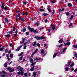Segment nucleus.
I'll return each mask as SVG.
<instances>
[{
	"instance_id": "obj_48",
	"label": "nucleus",
	"mask_w": 77,
	"mask_h": 77,
	"mask_svg": "<svg viewBox=\"0 0 77 77\" xmlns=\"http://www.w3.org/2000/svg\"><path fill=\"white\" fill-rule=\"evenodd\" d=\"M26 30V28H23V32H24Z\"/></svg>"
},
{
	"instance_id": "obj_56",
	"label": "nucleus",
	"mask_w": 77,
	"mask_h": 77,
	"mask_svg": "<svg viewBox=\"0 0 77 77\" xmlns=\"http://www.w3.org/2000/svg\"><path fill=\"white\" fill-rule=\"evenodd\" d=\"M26 47H27L26 46H25L24 47H23V49H26Z\"/></svg>"
},
{
	"instance_id": "obj_11",
	"label": "nucleus",
	"mask_w": 77,
	"mask_h": 77,
	"mask_svg": "<svg viewBox=\"0 0 77 77\" xmlns=\"http://www.w3.org/2000/svg\"><path fill=\"white\" fill-rule=\"evenodd\" d=\"M51 3H56V1L55 0H53L51 1Z\"/></svg>"
},
{
	"instance_id": "obj_40",
	"label": "nucleus",
	"mask_w": 77,
	"mask_h": 77,
	"mask_svg": "<svg viewBox=\"0 0 77 77\" xmlns=\"http://www.w3.org/2000/svg\"><path fill=\"white\" fill-rule=\"evenodd\" d=\"M73 17H74V16H73V15H72L70 19V20H72V18H73Z\"/></svg>"
},
{
	"instance_id": "obj_51",
	"label": "nucleus",
	"mask_w": 77,
	"mask_h": 77,
	"mask_svg": "<svg viewBox=\"0 0 77 77\" xmlns=\"http://www.w3.org/2000/svg\"><path fill=\"white\" fill-rule=\"evenodd\" d=\"M2 72H3V74H6V72L3 70H2Z\"/></svg>"
},
{
	"instance_id": "obj_58",
	"label": "nucleus",
	"mask_w": 77,
	"mask_h": 77,
	"mask_svg": "<svg viewBox=\"0 0 77 77\" xmlns=\"http://www.w3.org/2000/svg\"><path fill=\"white\" fill-rule=\"evenodd\" d=\"M8 51V50L7 49H6L5 51V53H7Z\"/></svg>"
},
{
	"instance_id": "obj_61",
	"label": "nucleus",
	"mask_w": 77,
	"mask_h": 77,
	"mask_svg": "<svg viewBox=\"0 0 77 77\" xmlns=\"http://www.w3.org/2000/svg\"><path fill=\"white\" fill-rule=\"evenodd\" d=\"M35 24L36 25V26H38V25H39V23H36Z\"/></svg>"
},
{
	"instance_id": "obj_22",
	"label": "nucleus",
	"mask_w": 77,
	"mask_h": 77,
	"mask_svg": "<svg viewBox=\"0 0 77 77\" xmlns=\"http://www.w3.org/2000/svg\"><path fill=\"white\" fill-rule=\"evenodd\" d=\"M32 32H33L34 33H38V31H37L35 30H34V29H33V30L32 31Z\"/></svg>"
},
{
	"instance_id": "obj_10",
	"label": "nucleus",
	"mask_w": 77,
	"mask_h": 77,
	"mask_svg": "<svg viewBox=\"0 0 77 77\" xmlns=\"http://www.w3.org/2000/svg\"><path fill=\"white\" fill-rule=\"evenodd\" d=\"M30 62L31 63H33V59L31 58H29Z\"/></svg>"
},
{
	"instance_id": "obj_44",
	"label": "nucleus",
	"mask_w": 77,
	"mask_h": 77,
	"mask_svg": "<svg viewBox=\"0 0 77 77\" xmlns=\"http://www.w3.org/2000/svg\"><path fill=\"white\" fill-rule=\"evenodd\" d=\"M13 31L14 32L15 30V27L14 26H13Z\"/></svg>"
},
{
	"instance_id": "obj_47",
	"label": "nucleus",
	"mask_w": 77,
	"mask_h": 77,
	"mask_svg": "<svg viewBox=\"0 0 77 77\" xmlns=\"http://www.w3.org/2000/svg\"><path fill=\"white\" fill-rule=\"evenodd\" d=\"M13 33V31H11L9 32L8 33H9L10 34H11V33Z\"/></svg>"
},
{
	"instance_id": "obj_50",
	"label": "nucleus",
	"mask_w": 77,
	"mask_h": 77,
	"mask_svg": "<svg viewBox=\"0 0 77 77\" xmlns=\"http://www.w3.org/2000/svg\"><path fill=\"white\" fill-rule=\"evenodd\" d=\"M66 48H64L63 49V52H64V51H65L66 50Z\"/></svg>"
},
{
	"instance_id": "obj_33",
	"label": "nucleus",
	"mask_w": 77,
	"mask_h": 77,
	"mask_svg": "<svg viewBox=\"0 0 77 77\" xmlns=\"http://www.w3.org/2000/svg\"><path fill=\"white\" fill-rule=\"evenodd\" d=\"M23 3L24 4V5H26V4H27V2H23Z\"/></svg>"
},
{
	"instance_id": "obj_9",
	"label": "nucleus",
	"mask_w": 77,
	"mask_h": 77,
	"mask_svg": "<svg viewBox=\"0 0 77 77\" xmlns=\"http://www.w3.org/2000/svg\"><path fill=\"white\" fill-rule=\"evenodd\" d=\"M70 44V42H68L67 43H64V45H69Z\"/></svg>"
},
{
	"instance_id": "obj_16",
	"label": "nucleus",
	"mask_w": 77,
	"mask_h": 77,
	"mask_svg": "<svg viewBox=\"0 0 77 77\" xmlns=\"http://www.w3.org/2000/svg\"><path fill=\"white\" fill-rule=\"evenodd\" d=\"M36 73L35 72H33V76L34 77H36Z\"/></svg>"
},
{
	"instance_id": "obj_54",
	"label": "nucleus",
	"mask_w": 77,
	"mask_h": 77,
	"mask_svg": "<svg viewBox=\"0 0 77 77\" xmlns=\"http://www.w3.org/2000/svg\"><path fill=\"white\" fill-rule=\"evenodd\" d=\"M40 30H42V29L43 30L44 29V27H42V28H40Z\"/></svg>"
},
{
	"instance_id": "obj_21",
	"label": "nucleus",
	"mask_w": 77,
	"mask_h": 77,
	"mask_svg": "<svg viewBox=\"0 0 77 77\" xmlns=\"http://www.w3.org/2000/svg\"><path fill=\"white\" fill-rule=\"evenodd\" d=\"M41 54H43L44 53V49H42L41 51Z\"/></svg>"
},
{
	"instance_id": "obj_31",
	"label": "nucleus",
	"mask_w": 77,
	"mask_h": 77,
	"mask_svg": "<svg viewBox=\"0 0 77 77\" xmlns=\"http://www.w3.org/2000/svg\"><path fill=\"white\" fill-rule=\"evenodd\" d=\"M44 47H47L48 45L46 44H45L44 45Z\"/></svg>"
},
{
	"instance_id": "obj_59",
	"label": "nucleus",
	"mask_w": 77,
	"mask_h": 77,
	"mask_svg": "<svg viewBox=\"0 0 77 77\" xmlns=\"http://www.w3.org/2000/svg\"><path fill=\"white\" fill-rule=\"evenodd\" d=\"M26 35H29V32H26Z\"/></svg>"
},
{
	"instance_id": "obj_15",
	"label": "nucleus",
	"mask_w": 77,
	"mask_h": 77,
	"mask_svg": "<svg viewBox=\"0 0 77 77\" xmlns=\"http://www.w3.org/2000/svg\"><path fill=\"white\" fill-rule=\"evenodd\" d=\"M63 41V39H61L58 42L59 43H62Z\"/></svg>"
},
{
	"instance_id": "obj_49",
	"label": "nucleus",
	"mask_w": 77,
	"mask_h": 77,
	"mask_svg": "<svg viewBox=\"0 0 77 77\" xmlns=\"http://www.w3.org/2000/svg\"><path fill=\"white\" fill-rule=\"evenodd\" d=\"M4 66H5V67H6V66H7V63H5L4 64Z\"/></svg>"
},
{
	"instance_id": "obj_38",
	"label": "nucleus",
	"mask_w": 77,
	"mask_h": 77,
	"mask_svg": "<svg viewBox=\"0 0 77 77\" xmlns=\"http://www.w3.org/2000/svg\"><path fill=\"white\" fill-rule=\"evenodd\" d=\"M27 44H28V42H26L24 44V45L25 46H26V45H27Z\"/></svg>"
},
{
	"instance_id": "obj_55",
	"label": "nucleus",
	"mask_w": 77,
	"mask_h": 77,
	"mask_svg": "<svg viewBox=\"0 0 77 77\" xmlns=\"http://www.w3.org/2000/svg\"><path fill=\"white\" fill-rule=\"evenodd\" d=\"M63 45H62V44H61V45H60L58 46V47H60L62 46Z\"/></svg>"
},
{
	"instance_id": "obj_25",
	"label": "nucleus",
	"mask_w": 77,
	"mask_h": 77,
	"mask_svg": "<svg viewBox=\"0 0 77 77\" xmlns=\"http://www.w3.org/2000/svg\"><path fill=\"white\" fill-rule=\"evenodd\" d=\"M57 53H55L54 54V55H53V57H56V55H57Z\"/></svg>"
},
{
	"instance_id": "obj_24",
	"label": "nucleus",
	"mask_w": 77,
	"mask_h": 77,
	"mask_svg": "<svg viewBox=\"0 0 77 77\" xmlns=\"http://www.w3.org/2000/svg\"><path fill=\"white\" fill-rule=\"evenodd\" d=\"M38 49H36L35 51H34V54H35V53H36V52H37V51H38Z\"/></svg>"
},
{
	"instance_id": "obj_60",
	"label": "nucleus",
	"mask_w": 77,
	"mask_h": 77,
	"mask_svg": "<svg viewBox=\"0 0 77 77\" xmlns=\"http://www.w3.org/2000/svg\"><path fill=\"white\" fill-rule=\"evenodd\" d=\"M18 21V18L17 17L16 18V21Z\"/></svg>"
},
{
	"instance_id": "obj_41",
	"label": "nucleus",
	"mask_w": 77,
	"mask_h": 77,
	"mask_svg": "<svg viewBox=\"0 0 77 77\" xmlns=\"http://www.w3.org/2000/svg\"><path fill=\"white\" fill-rule=\"evenodd\" d=\"M47 9H48V11H49V12H51V9H50L49 8H47Z\"/></svg>"
},
{
	"instance_id": "obj_17",
	"label": "nucleus",
	"mask_w": 77,
	"mask_h": 77,
	"mask_svg": "<svg viewBox=\"0 0 77 77\" xmlns=\"http://www.w3.org/2000/svg\"><path fill=\"white\" fill-rule=\"evenodd\" d=\"M36 45V42H34V44L32 46L34 47V46H35Z\"/></svg>"
},
{
	"instance_id": "obj_4",
	"label": "nucleus",
	"mask_w": 77,
	"mask_h": 77,
	"mask_svg": "<svg viewBox=\"0 0 77 77\" xmlns=\"http://www.w3.org/2000/svg\"><path fill=\"white\" fill-rule=\"evenodd\" d=\"M51 27H52V29L53 30V32L55 29V25L53 24L51 25Z\"/></svg>"
},
{
	"instance_id": "obj_12",
	"label": "nucleus",
	"mask_w": 77,
	"mask_h": 77,
	"mask_svg": "<svg viewBox=\"0 0 77 77\" xmlns=\"http://www.w3.org/2000/svg\"><path fill=\"white\" fill-rule=\"evenodd\" d=\"M24 41H25V38H22V42L21 43V44H24Z\"/></svg>"
},
{
	"instance_id": "obj_13",
	"label": "nucleus",
	"mask_w": 77,
	"mask_h": 77,
	"mask_svg": "<svg viewBox=\"0 0 77 77\" xmlns=\"http://www.w3.org/2000/svg\"><path fill=\"white\" fill-rule=\"evenodd\" d=\"M4 48H5L4 47L0 48V51H3V50H4Z\"/></svg>"
},
{
	"instance_id": "obj_35",
	"label": "nucleus",
	"mask_w": 77,
	"mask_h": 77,
	"mask_svg": "<svg viewBox=\"0 0 77 77\" xmlns=\"http://www.w3.org/2000/svg\"><path fill=\"white\" fill-rule=\"evenodd\" d=\"M68 69H69L67 67H66V71H68Z\"/></svg>"
},
{
	"instance_id": "obj_64",
	"label": "nucleus",
	"mask_w": 77,
	"mask_h": 77,
	"mask_svg": "<svg viewBox=\"0 0 77 77\" xmlns=\"http://www.w3.org/2000/svg\"><path fill=\"white\" fill-rule=\"evenodd\" d=\"M10 47H12V44H11L10 45Z\"/></svg>"
},
{
	"instance_id": "obj_23",
	"label": "nucleus",
	"mask_w": 77,
	"mask_h": 77,
	"mask_svg": "<svg viewBox=\"0 0 77 77\" xmlns=\"http://www.w3.org/2000/svg\"><path fill=\"white\" fill-rule=\"evenodd\" d=\"M68 6L69 7H70V6H72V4L69 3H68Z\"/></svg>"
},
{
	"instance_id": "obj_53",
	"label": "nucleus",
	"mask_w": 77,
	"mask_h": 77,
	"mask_svg": "<svg viewBox=\"0 0 77 77\" xmlns=\"http://www.w3.org/2000/svg\"><path fill=\"white\" fill-rule=\"evenodd\" d=\"M64 10H65V9L63 8L61 10V12H63V11Z\"/></svg>"
},
{
	"instance_id": "obj_5",
	"label": "nucleus",
	"mask_w": 77,
	"mask_h": 77,
	"mask_svg": "<svg viewBox=\"0 0 77 77\" xmlns=\"http://www.w3.org/2000/svg\"><path fill=\"white\" fill-rule=\"evenodd\" d=\"M28 28L29 29V30L30 31V32H33V30L34 29L33 28H30V26H28Z\"/></svg>"
},
{
	"instance_id": "obj_18",
	"label": "nucleus",
	"mask_w": 77,
	"mask_h": 77,
	"mask_svg": "<svg viewBox=\"0 0 77 77\" xmlns=\"http://www.w3.org/2000/svg\"><path fill=\"white\" fill-rule=\"evenodd\" d=\"M73 47L75 48H77V44L73 46Z\"/></svg>"
},
{
	"instance_id": "obj_62",
	"label": "nucleus",
	"mask_w": 77,
	"mask_h": 77,
	"mask_svg": "<svg viewBox=\"0 0 77 77\" xmlns=\"http://www.w3.org/2000/svg\"><path fill=\"white\" fill-rule=\"evenodd\" d=\"M21 67L20 66H19L18 67H17V69H19V68H20Z\"/></svg>"
},
{
	"instance_id": "obj_39",
	"label": "nucleus",
	"mask_w": 77,
	"mask_h": 77,
	"mask_svg": "<svg viewBox=\"0 0 77 77\" xmlns=\"http://www.w3.org/2000/svg\"><path fill=\"white\" fill-rule=\"evenodd\" d=\"M1 77H6V75H5V74L2 75H1Z\"/></svg>"
},
{
	"instance_id": "obj_29",
	"label": "nucleus",
	"mask_w": 77,
	"mask_h": 77,
	"mask_svg": "<svg viewBox=\"0 0 77 77\" xmlns=\"http://www.w3.org/2000/svg\"><path fill=\"white\" fill-rule=\"evenodd\" d=\"M43 15H44V16H47V15H48V14L46 13H44L43 14Z\"/></svg>"
},
{
	"instance_id": "obj_1",
	"label": "nucleus",
	"mask_w": 77,
	"mask_h": 77,
	"mask_svg": "<svg viewBox=\"0 0 77 77\" xmlns=\"http://www.w3.org/2000/svg\"><path fill=\"white\" fill-rule=\"evenodd\" d=\"M16 12L17 14V15L16 17H18L19 18V19H20V20H21V21H23V22L25 21V20L23 18H21V16H20V12L18 11H16Z\"/></svg>"
},
{
	"instance_id": "obj_28",
	"label": "nucleus",
	"mask_w": 77,
	"mask_h": 77,
	"mask_svg": "<svg viewBox=\"0 0 77 77\" xmlns=\"http://www.w3.org/2000/svg\"><path fill=\"white\" fill-rule=\"evenodd\" d=\"M5 20L7 23H9V21H8V19H7L6 18H5Z\"/></svg>"
},
{
	"instance_id": "obj_6",
	"label": "nucleus",
	"mask_w": 77,
	"mask_h": 77,
	"mask_svg": "<svg viewBox=\"0 0 77 77\" xmlns=\"http://www.w3.org/2000/svg\"><path fill=\"white\" fill-rule=\"evenodd\" d=\"M23 45H21L19 46L17 48V49H16L15 50L16 51H19L20 50V48L22 47Z\"/></svg>"
},
{
	"instance_id": "obj_30",
	"label": "nucleus",
	"mask_w": 77,
	"mask_h": 77,
	"mask_svg": "<svg viewBox=\"0 0 77 77\" xmlns=\"http://www.w3.org/2000/svg\"><path fill=\"white\" fill-rule=\"evenodd\" d=\"M5 36L7 37V38H9V36H10V35H5Z\"/></svg>"
},
{
	"instance_id": "obj_27",
	"label": "nucleus",
	"mask_w": 77,
	"mask_h": 77,
	"mask_svg": "<svg viewBox=\"0 0 77 77\" xmlns=\"http://www.w3.org/2000/svg\"><path fill=\"white\" fill-rule=\"evenodd\" d=\"M6 56L7 57L8 59V60H9V56H8V54H6Z\"/></svg>"
},
{
	"instance_id": "obj_37",
	"label": "nucleus",
	"mask_w": 77,
	"mask_h": 77,
	"mask_svg": "<svg viewBox=\"0 0 77 77\" xmlns=\"http://www.w3.org/2000/svg\"><path fill=\"white\" fill-rule=\"evenodd\" d=\"M13 71H14V69H13L10 71V72H13Z\"/></svg>"
},
{
	"instance_id": "obj_52",
	"label": "nucleus",
	"mask_w": 77,
	"mask_h": 77,
	"mask_svg": "<svg viewBox=\"0 0 77 77\" xmlns=\"http://www.w3.org/2000/svg\"><path fill=\"white\" fill-rule=\"evenodd\" d=\"M37 45L38 46V47H40V44H39V43L37 44Z\"/></svg>"
},
{
	"instance_id": "obj_63",
	"label": "nucleus",
	"mask_w": 77,
	"mask_h": 77,
	"mask_svg": "<svg viewBox=\"0 0 77 77\" xmlns=\"http://www.w3.org/2000/svg\"><path fill=\"white\" fill-rule=\"evenodd\" d=\"M76 71H77V68L74 70V72H76Z\"/></svg>"
},
{
	"instance_id": "obj_36",
	"label": "nucleus",
	"mask_w": 77,
	"mask_h": 77,
	"mask_svg": "<svg viewBox=\"0 0 77 77\" xmlns=\"http://www.w3.org/2000/svg\"><path fill=\"white\" fill-rule=\"evenodd\" d=\"M8 9V7L5 6V11H6Z\"/></svg>"
},
{
	"instance_id": "obj_20",
	"label": "nucleus",
	"mask_w": 77,
	"mask_h": 77,
	"mask_svg": "<svg viewBox=\"0 0 77 77\" xmlns=\"http://www.w3.org/2000/svg\"><path fill=\"white\" fill-rule=\"evenodd\" d=\"M4 3H2V9H4Z\"/></svg>"
},
{
	"instance_id": "obj_26",
	"label": "nucleus",
	"mask_w": 77,
	"mask_h": 77,
	"mask_svg": "<svg viewBox=\"0 0 77 77\" xmlns=\"http://www.w3.org/2000/svg\"><path fill=\"white\" fill-rule=\"evenodd\" d=\"M24 76L25 77H27V73H24Z\"/></svg>"
},
{
	"instance_id": "obj_43",
	"label": "nucleus",
	"mask_w": 77,
	"mask_h": 77,
	"mask_svg": "<svg viewBox=\"0 0 77 77\" xmlns=\"http://www.w3.org/2000/svg\"><path fill=\"white\" fill-rule=\"evenodd\" d=\"M69 14V12H67L66 13V15L67 16H68Z\"/></svg>"
},
{
	"instance_id": "obj_34",
	"label": "nucleus",
	"mask_w": 77,
	"mask_h": 77,
	"mask_svg": "<svg viewBox=\"0 0 77 77\" xmlns=\"http://www.w3.org/2000/svg\"><path fill=\"white\" fill-rule=\"evenodd\" d=\"M72 26V23H70V25H69V28H71V26Z\"/></svg>"
},
{
	"instance_id": "obj_45",
	"label": "nucleus",
	"mask_w": 77,
	"mask_h": 77,
	"mask_svg": "<svg viewBox=\"0 0 77 77\" xmlns=\"http://www.w3.org/2000/svg\"><path fill=\"white\" fill-rule=\"evenodd\" d=\"M10 57L11 58H13V55L12 54H10Z\"/></svg>"
},
{
	"instance_id": "obj_8",
	"label": "nucleus",
	"mask_w": 77,
	"mask_h": 77,
	"mask_svg": "<svg viewBox=\"0 0 77 77\" xmlns=\"http://www.w3.org/2000/svg\"><path fill=\"white\" fill-rule=\"evenodd\" d=\"M35 66H33L32 67V68H31L30 69V71H34V70H35Z\"/></svg>"
},
{
	"instance_id": "obj_42",
	"label": "nucleus",
	"mask_w": 77,
	"mask_h": 77,
	"mask_svg": "<svg viewBox=\"0 0 77 77\" xmlns=\"http://www.w3.org/2000/svg\"><path fill=\"white\" fill-rule=\"evenodd\" d=\"M23 59V56L20 57L19 59L20 60H21Z\"/></svg>"
},
{
	"instance_id": "obj_19",
	"label": "nucleus",
	"mask_w": 77,
	"mask_h": 77,
	"mask_svg": "<svg viewBox=\"0 0 77 77\" xmlns=\"http://www.w3.org/2000/svg\"><path fill=\"white\" fill-rule=\"evenodd\" d=\"M35 63H36V62H35V63H32V64H31V66H33L35 64Z\"/></svg>"
},
{
	"instance_id": "obj_14",
	"label": "nucleus",
	"mask_w": 77,
	"mask_h": 77,
	"mask_svg": "<svg viewBox=\"0 0 77 77\" xmlns=\"http://www.w3.org/2000/svg\"><path fill=\"white\" fill-rule=\"evenodd\" d=\"M74 65V62H72V63L70 65V66L71 67H72V66H73Z\"/></svg>"
},
{
	"instance_id": "obj_57",
	"label": "nucleus",
	"mask_w": 77,
	"mask_h": 77,
	"mask_svg": "<svg viewBox=\"0 0 77 77\" xmlns=\"http://www.w3.org/2000/svg\"><path fill=\"white\" fill-rule=\"evenodd\" d=\"M8 69H9V70H11V67H8Z\"/></svg>"
},
{
	"instance_id": "obj_3",
	"label": "nucleus",
	"mask_w": 77,
	"mask_h": 77,
	"mask_svg": "<svg viewBox=\"0 0 77 77\" xmlns=\"http://www.w3.org/2000/svg\"><path fill=\"white\" fill-rule=\"evenodd\" d=\"M35 39H36L37 40H39L40 39H45V37L43 36H42L41 37L35 36Z\"/></svg>"
},
{
	"instance_id": "obj_32",
	"label": "nucleus",
	"mask_w": 77,
	"mask_h": 77,
	"mask_svg": "<svg viewBox=\"0 0 77 77\" xmlns=\"http://www.w3.org/2000/svg\"><path fill=\"white\" fill-rule=\"evenodd\" d=\"M23 52H21L20 54L19 55V56L20 57V56H21L22 55H23Z\"/></svg>"
},
{
	"instance_id": "obj_2",
	"label": "nucleus",
	"mask_w": 77,
	"mask_h": 77,
	"mask_svg": "<svg viewBox=\"0 0 77 77\" xmlns=\"http://www.w3.org/2000/svg\"><path fill=\"white\" fill-rule=\"evenodd\" d=\"M23 68L20 67L19 70L20 71L18 72V74L19 75H23V74H24V71L23 70Z\"/></svg>"
},
{
	"instance_id": "obj_46",
	"label": "nucleus",
	"mask_w": 77,
	"mask_h": 77,
	"mask_svg": "<svg viewBox=\"0 0 77 77\" xmlns=\"http://www.w3.org/2000/svg\"><path fill=\"white\" fill-rule=\"evenodd\" d=\"M39 11H40L41 12H42L43 11H44V9H40L39 10Z\"/></svg>"
},
{
	"instance_id": "obj_7",
	"label": "nucleus",
	"mask_w": 77,
	"mask_h": 77,
	"mask_svg": "<svg viewBox=\"0 0 77 77\" xmlns=\"http://www.w3.org/2000/svg\"><path fill=\"white\" fill-rule=\"evenodd\" d=\"M68 64H67V66H69L71 64V61H68Z\"/></svg>"
}]
</instances>
